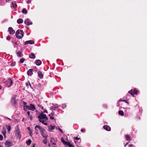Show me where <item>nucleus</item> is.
Here are the masks:
<instances>
[{"label":"nucleus","mask_w":147,"mask_h":147,"mask_svg":"<svg viewBox=\"0 0 147 147\" xmlns=\"http://www.w3.org/2000/svg\"><path fill=\"white\" fill-rule=\"evenodd\" d=\"M38 118L39 119V121L40 122H42L45 125H47V123H45V122L48 120V118L46 116V115L42 113L40 114L38 116Z\"/></svg>","instance_id":"obj_1"},{"label":"nucleus","mask_w":147,"mask_h":147,"mask_svg":"<svg viewBox=\"0 0 147 147\" xmlns=\"http://www.w3.org/2000/svg\"><path fill=\"white\" fill-rule=\"evenodd\" d=\"M24 32L21 30H18L16 32V35L17 38H22L24 36Z\"/></svg>","instance_id":"obj_2"},{"label":"nucleus","mask_w":147,"mask_h":147,"mask_svg":"<svg viewBox=\"0 0 147 147\" xmlns=\"http://www.w3.org/2000/svg\"><path fill=\"white\" fill-rule=\"evenodd\" d=\"M17 97V96L16 95H14L11 98V103L13 106H15L18 104L17 101L16 99Z\"/></svg>","instance_id":"obj_3"},{"label":"nucleus","mask_w":147,"mask_h":147,"mask_svg":"<svg viewBox=\"0 0 147 147\" xmlns=\"http://www.w3.org/2000/svg\"><path fill=\"white\" fill-rule=\"evenodd\" d=\"M12 81L10 78H9L7 80L3 82V83H6V86L7 87H9L11 86L12 84Z\"/></svg>","instance_id":"obj_4"},{"label":"nucleus","mask_w":147,"mask_h":147,"mask_svg":"<svg viewBox=\"0 0 147 147\" xmlns=\"http://www.w3.org/2000/svg\"><path fill=\"white\" fill-rule=\"evenodd\" d=\"M15 135L17 138L20 139L21 138V135L20 130L18 129L16 130L15 132Z\"/></svg>","instance_id":"obj_5"},{"label":"nucleus","mask_w":147,"mask_h":147,"mask_svg":"<svg viewBox=\"0 0 147 147\" xmlns=\"http://www.w3.org/2000/svg\"><path fill=\"white\" fill-rule=\"evenodd\" d=\"M35 128V129L37 128L40 131L41 134L44 133L46 131L44 129L41 127L39 125H37L36 126Z\"/></svg>","instance_id":"obj_6"},{"label":"nucleus","mask_w":147,"mask_h":147,"mask_svg":"<svg viewBox=\"0 0 147 147\" xmlns=\"http://www.w3.org/2000/svg\"><path fill=\"white\" fill-rule=\"evenodd\" d=\"M5 144L7 147H9L13 146V144L12 143V142L11 141L8 140L6 141L5 143Z\"/></svg>","instance_id":"obj_7"},{"label":"nucleus","mask_w":147,"mask_h":147,"mask_svg":"<svg viewBox=\"0 0 147 147\" xmlns=\"http://www.w3.org/2000/svg\"><path fill=\"white\" fill-rule=\"evenodd\" d=\"M24 23L28 26L32 24V22L29 19H27L25 20L24 22Z\"/></svg>","instance_id":"obj_8"},{"label":"nucleus","mask_w":147,"mask_h":147,"mask_svg":"<svg viewBox=\"0 0 147 147\" xmlns=\"http://www.w3.org/2000/svg\"><path fill=\"white\" fill-rule=\"evenodd\" d=\"M8 32L11 34H13L15 33V31L11 27H9L8 28Z\"/></svg>","instance_id":"obj_9"},{"label":"nucleus","mask_w":147,"mask_h":147,"mask_svg":"<svg viewBox=\"0 0 147 147\" xmlns=\"http://www.w3.org/2000/svg\"><path fill=\"white\" fill-rule=\"evenodd\" d=\"M28 44L32 45L34 44V42L32 40H29L25 41L24 42L25 45Z\"/></svg>","instance_id":"obj_10"},{"label":"nucleus","mask_w":147,"mask_h":147,"mask_svg":"<svg viewBox=\"0 0 147 147\" xmlns=\"http://www.w3.org/2000/svg\"><path fill=\"white\" fill-rule=\"evenodd\" d=\"M103 128L105 129L107 131H109L111 130V128L110 127L107 125H105L103 127Z\"/></svg>","instance_id":"obj_11"},{"label":"nucleus","mask_w":147,"mask_h":147,"mask_svg":"<svg viewBox=\"0 0 147 147\" xmlns=\"http://www.w3.org/2000/svg\"><path fill=\"white\" fill-rule=\"evenodd\" d=\"M49 131H52V130L54 129L55 127V126H52L51 125H50L48 127Z\"/></svg>","instance_id":"obj_12"},{"label":"nucleus","mask_w":147,"mask_h":147,"mask_svg":"<svg viewBox=\"0 0 147 147\" xmlns=\"http://www.w3.org/2000/svg\"><path fill=\"white\" fill-rule=\"evenodd\" d=\"M59 107L58 106L57 104L54 105V106L50 108V110L52 111L54 110H56Z\"/></svg>","instance_id":"obj_13"},{"label":"nucleus","mask_w":147,"mask_h":147,"mask_svg":"<svg viewBox=\"0 0 147 147\" xmlns=\"http://www.w3.org/2000/svg\"><path fill=\"white\" fill-rule=\"evenodd\" d=\"M35 109V106L32 104H30L29 106V109L32 110V111H34Z\"/></svg>","instance_id":"obj_14"},{"label":"nucleus","mask_w":147,"mask_h":147,"mask_svg":"<svg viewBox=\"0 0 147 147\" xmlns=\"http://www.w3.org/2000/svg\"><path fill=\"white\" fill-rule=\"evenodd\" d=\"M27 74L28 76H31L33 74V69H29L27 72Z\"/></svg>","instance_id":"obj_15"},{"label":"nucleus","mask_w":147,"mask_h":147,"mask_svg":"<svg viewBox=\"0 0 147 147\" xmlns=\"http://www.w3.org/2000/svg\"><path fill=\"white\" fill-rule=\"evenodd\" d=\"M16 54L18 57H22L23 55L21 52L20 51H16Z\"/></svg>","instance_id":"obj_16"},{"label":"nucleus","mask_w":147,"mask_h":147,"mask_svg":"<svg viewBox=\"0 0 147 147\" xmlns=\"http://www.w3.org/2000/svg\"><path fill=\"white\" fill-rule=\"evenodd\" d=\"M35 63L36 65H40L42 63L41 61L40 60H36L35 61Z\"/></svg>","instance_id":"obj_17"},{"label":"nucleus","mask_w":147,"mask_h":147,"mask_svg":"<svg viewBox=\"0 0 147 147\" xmlns=\"http://www.w3.org/2000/svg\"><path fill=\"white\" fill-rule=\"evenodd\" d=\"M38 76L40 78L42 79L43 78V75L42 73V72L40 71H38Z\"/></svg>","instance_id":"obj_18"},{"label":"nucleus","mask_w":147,"mask_h":147,"mask_svg":"<svg viewBox=\"0 0 147 147\" xmlns=\"http://www.w3.org/2000/svg\"><path fill=\"white\" fill-rule=\"evenodd\" d=\"M125 138L127 141H130L131 140V137L128 135H125Z\"/></svg>","instance_id":"obj_19"},{"label":"nucleus","mask_w":147,"mask_h":147,"mask_svg":"<svg viewBox=\"0 0 147 147\" xmlns=\"http://www.w3.org/2000/svg\"><path fill=\"white\" fill-rule=\"evenodd\" d=\"M30 58L32 59H34L35 56L33 53H31L29 55Z\"/></svg>","instance_id":"obj_20"},{"label":"nucleus","mask_w":147,"mask_h":147,"mask_svg":"<svg viewBox=\"0 0 147 147\" xmlns=\"http://www.w3.org/2000/svg\"><path fill=\"white\" fill-rule=\"evenodd\" d=\"M13 6L14 8H16V2L14 1L12 2L11 5V7Z\"/></svg>","instance_id":"obj_21"},{"label":"nucleus","mask_w":147,"mask_h":147,"mask_svg":"<svg viewBox=\"0 0 147 147\" xmlns=\"http://www.w3.org/2000/svg\"><path fill=\"white\" fill-rule=\"evenodd\" d=\"M61 142L64 144V145H66L67 143V141H65L64 140L63 138H62L61 139Z\"/></svg>","instance_id":"obj_22"},{"label":"nucleus","mask_w":147,"mask_h":147,"mask_svg":"<svg viewBox=\"0 0 147 147\" xmlns=\"http://www.w3.org/2000/svg\"><path fill=\"white\" fill-rule=\"evenodd\" d=\"M23 20L22 19H18L17 21V22L18 24H20L22 23L23 22Z\"/></svg>","instance_id":"obj_23"},{"label":"nucleus","mask_w":147,"mask_h":147,"mask_svg":"<svg viewBox=\"0 0 147 147\" xmlns=\"http://www.w3.org/2000/svg\"><path fill=\"white\" fill-rule=\"evenodd\" d=\"M31 140H29L26 141V143L27 145H30L31 143Z\"/></svg>","instance_id":"obj_24"},{"label":"nucleus","mask_w":147,"mask_h":147,"mask_svg":"<svg viewBox=\"0 0 147 147\" xmlns=\"http://www.w3.org/2000/svg\"><path fill=\"white\" fill-rule=\"evenodd\" d=\"M41 134L42 137L44 138H47L48 137L46 133H44Z\"/></svg>","instance_id":"obj_25"},{"label":"nucleus","mask_w":147,"mask_h":147,"mask_svg":"<svg viewBox=\"0 0 147 147\" xmlns=\"http://www.w3.org/2000/svg\"><path fill=\"white\" fill-rule=\"evenodd\" d=\"M22 12L23 13L26 14L27 13V11L26 9L24 8L23 9Z\"/></svg>","instance_id":"obj_26"},{"label":"nucleus","mask_w":147,"mask_h":147,"mask_svg":"<svg viewBox=\"0 0 147 147\" xmlns=\"http://www.w3.org/2000/svg\"><path fill=\"white\" fill-rule=\"evenodd\" d=\"M25 60V59L24 58H21L20 59L19 63H23Z\"/></svg>","instance_id":"obj_27"},{"label":"nucleus","mask_w":147,"mask_h":147,"mask_svg":"<svg viewBox=\"0 0 147 147\" xmlns=\"http://www.w3.org/2000/svg\"><path fill=\"white\" fill-rule=\"evenodd\" d=\"M19 42L18 41H17L16 42H14V43H13L12 41V43L13 44V46H14V47H15V46H17L18 45Z\"/></svg>","instance_id":"obj_28"},{"label":"nucleus","mask_w":147,"mask_h":147,"mask_svg":"<svg viewBox=\"0 0 147 147\" xmlns=\"http://www.w3.org/2000/svg\"><path fill=\"white\" fill-rule=\"evenodd\" d=\"M2 133L3 135H5L6 134V129L5 128H3L2 131Z\"/></svg>","instance_id":"obj_29"},{"label":"nucleus","mask_w":147,"mask_h":147,"mask_svg":"<svg viewBox=\"0 0 147 147\" xmlns=\"http://www.w3.org/2000/svg\"><path fill=\"white\" fill-rule=\"evenodd\" d=\"M66 145L68 146L69 147H74L73 145L69 142H68Z\"/></svg>","instance_id":"obj_30"},{"label":"nucleus","mask_w":147,"mask_h":147,"mask_svg":"<svg viewBox=\"0 0 147 147\" xmlns=\"http://www.w3.org/2000/svg\"><path fill=\"white\" fill-rule=\"evenodd\" d=\"M118 113L119 115H120L122 116H123L124 115V113L122 111H121V110L119 111Z\"/></svg>","instance_id":"obj_31"},{"label":"nucleus","mask_w":147,"mask_h":147,"mask_svg":"<svg viewBox=\"0 0 147 147\" xmlns=\"http://www.w3.org/2000/svg\"><path fill=\"white\" fill-rule=\"evenodd\" d=\"M42 142L44 144H47V140L46 138H45L44 140H43L42 141Z\"/></svg>","instance_id":"obj_32"},{"label":"nucleus","mask_w":147,"mask_h":147,"mask_svg":"<svg viewBox=\"0 0 147 147\" xmlns=\"http://www.w3.org/2000/svg\"><path fill=\"white\" fill-rule=\"evenodd\" d=\"M66 107V105L65 104H63L62 105V108L63 109Z\"/></svg>","instance_id":"obj_33"},{"label":"nucleus","mask_w":147,"mask_h":147,"mask_svg":"<svg viewBox=\"0 0 147 147\" xmlns=\"http://www.w3.org/2000/svg\"><path fill=\"white\" fill-rule=\"evenodd\" d=\"M29 109V107L28 106H26L24 107V110L26 111V109Z\"/></svg>","instance_id":"obj_34"},{"label":"nucleus","mask_w":147,"mask_h":147,"mask_svg":"<svg viewBox=\"0 0 147 147\" xmlns=\"http://www.w3.org/2000/svg\"><path fill=\"white\" fill-rule=\"evenodd\" d=\"M16 64V63L15 62H13L11 64V65L12 67L14 66Z\"/></svg>","instance_id":"obj_35"},{"label":"nucleus","mask_w":147,"mask_h":147,"mask_svg":"<svg viewBox=\"0 0 147 147\" xmlns=\"http://www.w3.org/2000/svg\"><path fill=\"white\" fill-rule=\"evenodd\" d=\"M56 128L58 129L61 133L62 134L63 133L62 130L59 127L58 128L57 127V128Z\"/></svg>","instance_id":"obj_36"},{"label":"nucleus","mask_w":147,"mask_h":147,"mask_svg":"<svg viewBox=\"0 0 147 147\" xmlns=\"http://www.w3.org/2000/svg\"><path fill=\"white\" fill-rule=\"evenodd\" d=\"M128 93L129 94H130L132 95H134V94L133 93V91H132V90H131L130 91H129Z\"/></svg>","instance_id":"obj_37"},{"label":"nucleus","mask_w":147,"mask_h":147,"mask_svg":"<svg viewBox=\"0 0 147 147\" xmlns=\"http://www.w3.org/2000/svg\"><path fill=\"white\" fill-rule=\"evenodd\" d=\"M29 135L31 136L32 134V131L31 130H30V131L29 132Z\"/></svg>","instance_id":"obj_38"},{"label":"nucleus","mask_w":147,"mask_h":147,"mask_svg":"<svg viewBox=\"0 0 147 147\" xmlns=\"http://www.w3.org/2000/svg\"><path fill=\"white\" fill-rule=\"evenodd\" d=\"M11 127L10 126H9L7 128V129L8 130V131H9L11 129Z\"/></svg>","instance_id":"obj_39"},{"label":"nucleus","mask_w":147,"mask_h":147,"mask_svg":"<svg viewBox=\"0 0 147 147\" xmlns=\"http://www.w3.org/2000/svg\"><path fill=\"white\" fill-rule=\"evenodd\" d=\"M134 93H133L134 94H137L138 93V91L137 90H135L134 91Z\"/></svg>","instance_id":"obj_40"},{"label":"nucleus","mask_w":147,"mask_h":147,"mask_svg":"<svg viewBox=\"0 0 147 147\" xmlns=\"http://www.w3.org/2000/svg\"><path fill=\"white\" fill-rule=\"evenodd\" d=\"M3 139V137L1 135H0V140H2Z\"/></svg>","instance_id":"obj_41"},{"label":"nucleus","mask_w":147,"mask_h":147,"mask_svg":"<svg viewBox=\"0 0 147 147\" xmlns=\"http://www.w3.org/2000/svg\"><path fill=\"white\" fill-rule=\"evenodd\" d=\"M11 38V37L10 36H8L7 38H6V39L7 40H9Z\"/></svg>","instance_id":"obj_42"},{"label":"nucleus","mask_w":147,"mask_h":147,"mask_svg":"<svg viewBox=\"0 0 147 147\" xmlns=\"http://www.w3.org/2000/svg\"><path fill=\"white\" fill-rule=\"evenodd\" d=\"M85 130L84 129H81V131L82 132H85Z\"/></svg>","instance_id":"obj_43"},{"label":"nucleus","mask_w":147,"mask_h":147,"mask_svg":"<svg viewBox=\"0 0 147 147\" xmlns=\"http://www.w3.org/2000/svg\"><path fill=\"white\" fill-rule=\"evenodd\" d=\"M50 142H52V144H53V145H55L56 144L55 143H53V142H52V139H51V140Z\"/></svg>","instance_id":"obj_44"},{"label":"nucleus","mask_w":147,"mask_h":147,"mask_svg":"<svg viewBox=\"0 0 147 147\" xmlns=\"http://www.w3.org/2000/svg\"><path fill=\"white\" fill-rule=\"evenodd\" d=\"M74 138L76 140H78L80 139V138H78L77 137H74Z\"/></svg>","instance_id":"obj_45"},{"label":"nucleus","mask_w":147,"mask_h":147,"mask_svg":"<svg viewBox=\"0 0 147 147\" xmlns=\"http://www.w3.org/2000/svg\"><path fill=\"white\" fill-rule=\"evenodd\" d=\"M36 134H37L38 133V130L37 129H36Z\"/></svg>","instance_id":"obj_46"},{"label":"nucleus","mask_w":147,"mask_h":147,"mask_svg":"<svg viewBox=\"0 0 147 147\" xmlns=\"http://www.w3.org/2000/svg\"><path fill=\"white\" fill-rule=\"evenodd\" d=\"M43 112L44 113H47V110L45 109L44 110V111H43Z\"/></svg>","instance_id":"obj_47"},{"label":"nucleus","mask_w":147,"mask_h":147,"mask_svg":"<svg viewBox=\"0 0 147 147\" xmlns=\"http://www.w3.org/2000/svg\"><path fill=\"white\" fill-rule=\"evenodd\" d=\"M31 2V1H28L26 2V3L27 4H29Z\"/></svg>","instance_id":"obj_48"},{"label":"nucleus","mask_w":147,"mask_h":147,"mask_svg":"<svg viewBox=\"0 0 147 147\" xmlns=\"http://www.w3.org/2000/svg\"><path fill=\"white\" fill-rule=\"evenodd\" d=\"M103 106L105 108H107V106L106 105H104Z\"/></svg>","instance_id":"obj_49"},{"label":"nucleus","mask_w":147,"mask_h":147,"mask_svg":"<svg viewBox=\"0 0 147 147\" xmlns=\"http://www.w3.org/2000/svg\"><path fill=\"white\" fill-rule=\"evenodd\" d=\"M51 115L53 116L54 115V112L53 111H52V112L51 113Z\"/></svg>","instance_id":"obj_50"},{"label":"nucleus","mask_w":147,"mask_h":147,"mask_svg":"<svg viewBox=\"0 0 147 147\" xmlns=\"http://www.w3.org/2000/svg\"><path fill=\"white\" fill-rule=\"evenodd\" d=\"M129 147H133V145L132 144H129Z\"/></svg>","instance_id":"obj_51"},{"label":"nucleus","mask_w":147,"mask_h":147,"mask_svg":"<svg viewBox=\"0 0 147 147\" xmlns=\"http://www.w3.org/2000/svg\"><path fill=\"white\" fill-rule=\"evenodd\" d=\"M119 101L120 102H121V101H124V102H127L126 101V100H119Z\"/></svg>","instance_id":"obj_52"},{"label":"nucleus","mask_w":147,"mask_h":147,"mask_svg":"<svg viewBox=\"0 0 147 147\" xmlns=\"http://www.w3.org/2000/svg\"><path fill=\"white\" fill-rule=\"evenodd\" d=\"M27 114H28V116H30V113L29 111H28L27 112Z\"/></svg>","instance_id":"obj_53"},{"label":"nucleus","mask_w":147,"mask_h":147,"mask_svg":"<svg viewBox=\"0 0 147 147\" xmlns=\"http://www.w3.org/2000/svg\"><path fill=\"white\" fill-rule=\"evenodd\" d=\"M50 119H53L54 118L53 116H51V117H50Z\"/></svg>","instance_id":"obj_54"},{"label":"nucleus","mask_w":147,"mask_h":147,"mask_svg":"<svg viewBox=\"0 0 147 147\" xmlns=\"http://www.w3.org/2000/svg\"><path fill=\"white\" fill-rule=\"evenodd\" d=\"M129 142H127L126 144H125V145L124 146H127V145L129 144Z\"/></svg>","instance_id":"obj_55"},{"label":"nucleus","mask_w":147,"mask_h":147,"mask_svg":"<svg viewBox=\"0 0 147 147\" xmlns=\"http://www.w3.org/2000/svg\"><path fill=\"white\" fill-rule=\"evenodd\" d=\"M37 106H38V107H41V106L40 104H38L37 105Z\"/></svg>","instance_id":"obj_56"},{"label":"nucleus","mask_w":147,"mask_h":147,"mask_svg":"<svg viewBox=\"0 0 147 147\" xmlns=\"http://www.w3.org/2000/svg\"><path fill=\"white\" fill-rule=\"evenodd\" d=\"M7 2H9L10 1H11V0H5Z\"/></svg>","instance_id":"obj_57"},{"label":"nucleus","mask_w":147,"mask_h":147,"mask_svg":"<svg viewBox=\"0 0 147 147\" xmlns=\"http://www.w3.org/2000/svg\"><path fill=\"white\" fill-rule=\"evenodd\" d=\"M40 108V109H44L43 107L42 106H41Z\"/></svg>","instance_id":"obj_58"},{"label":"nucleus","mask_w":147,"mask_h":147,"mask_svg":"<svg viewBox=\"0 0 147 147\" xmlns=\"http://www.w3.org/2000/svg\"><path fill=\"white\" fill-rule=\"evenodd\" d=\"M6 119H8L9 120H11V119H10V118H8V117H6Z\"/></svg>","instance_id":"obj_59"},{"label":"nucleus","mask_w":147,"mask_h":147,"mask_svg":"<svg viewBox=\"0 0 147 147\" xmlns=\"http://www.w3.org/2000/svg\"><path fill=\"white\" fill-rule=\"evenodd\" d=\"M27 129H28V130L29 131H30V127H28Z\"/></svg>","instance_id":"obj_60"},{"label":"nucleus","mask_w":147,"mask_h":147,"mask_svg":"<svg viewBox=\"0 0 147 147\" xmlns=\"http://www.w3.org/2000/svg\"><path fill=\"white\" fill-rule=\"evenodd\" d=\"M35 144H34L33 145V147H35Z\"/></svg>","instance_id":"obj_61"},{"label":"nucleus","mask_w":147,"mask_h":147,"mask_svg":"<svg viewBox=\"0 0 147 147\" xmlns=\"http://www.w3.org/2000/svg\"><path fill=\"white\" fill-rule=\"evenodd\" d=\"M2 86H0V89H2Z\"/></svg>","instance_id":"obj_62"},{"label":"nucleus","mask_w":147,"mask_h":147,"mask_svg":"<svg viewBox=\"0 0 147 147\" xmlns=\"http://www.w3.org/2000/svg\"><path fill=\"white\" fill-rule=\"evenodd\" d=\"M3 82H4V81H5V78H4L3 79Z\"/></svg>","instance_id":"obj_63"},{"label":"nucleus","mask_w":147,"mask_h":147,"mask_svg":"<svg viewBox=\"0 0 147 147\" xmlns=\"http://www.w3.org/2000/svg\"><path fill=\"white\" fill-rule=\"evenodd\" d=\"M24 118H23V119H22V121H23L24 120Z\"/></svg>","instance_id":"obj_64"}]
</instances>
